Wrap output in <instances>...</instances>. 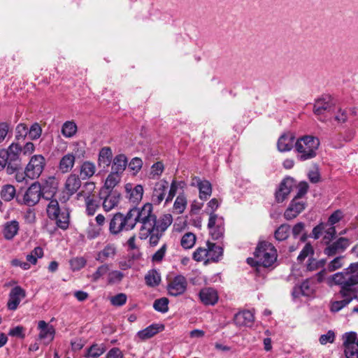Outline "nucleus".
<instances>
[{
  "label": "nucleus",
  "mask_w": 358,
  "mask_h": 358,
  "mask_svg": "<svg viewBox=\"0 0 358 358\" xmlns=\"http://www.w3.org/2000/svg\"><path fill=\"white\" fill-rule=\"evenodd\" d=\"M77 125L73 121H66L62 127V134L66 138L73 137L77 132Z\"/></svg>",
  "instance_id": "obj_37"
},
{
  "label": "nucleus",
  "mask_w": 358,
  "mask_h": 358,
  "mask_svg": "<svg viewBox=\"0 0 358 358\" xmlns=\"http://www.w3.org/2000/svg\"><path fill=\"white\" fill-rule=\"evenodd\" d=\"M255 321L254 314L248 310L240 311L234 317V324L239 327H251Z\"/></svg>",
  "instance_id": "obj_17"
},
{
  "label": "nucleus",
  "mask_w": 358,
  "mask_h": 358,
  "mask_svg": "<svg viewBox=\"0 0 358 358\" xmlns=\"http://www.w3.org/2000/svg\"><path fill=\"white\" fill-rule=\"evenodd\" d=\"M83 189L78 194V196H83L85 199L87 196H91V194L95 189V183L93 182H87L83 185Z\"/></svg>",
  "instance_id": "obj_52"
},
{
  "label": "nucleus",
  "mask_w": 358,
  "mask_h": 358,
  "mask_svg": "<svg viewBox=\"0 0 358 358\" xmlns=\"http://www.w3.org/2000/svg\"><path fill=\"white\" fill-rule=\"evenodd\" d=\"M105 352L103 345L94 344L87 350V357L97 358Z\"/></svg>",
  "instance_id": "obj_42"
},
{
  "label": "nucleus",
  "mask_w": 358,
  "mask_h": 358,
  "mask_svg": "<svg viewBox=\"0 0 358 358\" xmlns=\"http://www.w3.org/2000/svg\"><path fill=\"white\" fill-rule=\"evenodd\" d=\"M121 194L117 190L114 192H105L102 194L103 208L105 211L108 212L113 209L120 202Z\"/></svg>",
  "instance_id": "obj_16"
},
{
  "label": "nucleus",
  "mask_w": 358,
  "mask_h": 358,
  "mask_svg": "<svg viewBox=\"0 0 358 358\" xmlns=\"http://www.w3.org/2000/svg\"><path fill=\"white\" fill-rule=\"evenodd\" d=\"M128 164L127 158L124 154L117 155L113 159L112 172L122 175Z\"/></svg>",
  "instance_id": "obj_27"
},
{
  "label": "nucleus",
  "mask_w": 358,
  "mask_h": 358,
  "mask_svg": "<svg viewBox=\"0 0 358 358\" xmlns=\"http://www.w3.org/2000/svg\"><path fill=\"white\" fill-rule=\"evenodd\" d=\"M124 274L119 271H113L109 273L108 281L110 283H118L122 281Z\"/></svg>",
  "instance_id": "obj_61"
},
{
  "label": "nucleus",
  "mask_w": 358,
  "mask_h": 358,
  "mask_svg": "<svg viewBox=\"0 0 358 358\" xmlns=\"http://www.w3.org/2000/svg\"><path fill=\"white\" fill-rule=\"evenodd\" d=\"M344 352L346 358H358V348L357 346L345 347Z\"/></svg>",
  "instance_id": "obj_64"
},
{
  "label": "nucleus",
  "mask_w": 358,
  "mask_h": 358,
  "mask_svg": "<svg viewBox=\"0 0 358 358\" xmlns=\"http://www.w3.org/2000/svg\"><path fill=\"white\" fill-rule=\"evenodd\" d=\"M127 166L130 170L134 171L136 173L141 169L143 161L139 157H134L130 161Z\"/></svg>",
  "instance_id": "obj_57"
},
{
  "label": "nucleus",
  "mask_w": 358,
  "mask_h": 358,
  "mask_svg": "<svg viewBox=\"0 0 358 358\" xmlns=\"http://www.w3.org/2000/svg\"><path fill=\"white\" fill-rule=\"evenodd\" d=\"M201 301L206 306H214L218 301L217 292L212 287H204L199 294Z\"/></svg>",
  "instance_id": "obj_19"
},
{
  "label": "nucleus",
  "mask_w": 358,
  "mask_h": 358,
  "mask_svg": "<svg viewBox=\"0 0 358 358\" xmlns=\"http://www.w3.org/2000/svg\"><path fill=\"white\" fill-rule=\"evenodd\" d=\"M116 254V248L113 244H108L98 253L96 259L101 262L108 258H113Z\"/></svg>",
  "instance_id": "obj_35"
},
{
  "label": "nucleus",
  "mask_w": 358,
  "mask_h": 358,
  "mask_svg": "<svg viewBox=\"0 0 358 358\" xmlns=\"http://www.w3.org/2000/svg\"><path fill=\"white\" fill-rule=\"evenodd\" d=\"M256 265L264 267L271 266L277 259V250L272 243L260 242L254 252Z\"/></svg>",
  "instance_id": "obj_5"
},
{
  "label": "nucleus",
  "mask_w": 358,
  "mask_h": 358,
  "mask_svg": "<svg viewBox=\"0 0 358 358\" xmlns=\"http://www.w3.org/2000/svg\"><path fill=\"white\" fill-rule=\"evenodd\" d=\"M42 129L39 124L34 123L28 129V136L31 140L38 138L41 135Z\"/></svg>",
  "instance_id": "obj_49"
},
{
  "label": "nucleus",
  "mask_w": 358,
  "mask_h": 358,
  "mask_svg": "<svg viewBox=\"0 0 358 358\" xmlns=\"http://www.w3.org/2000/svg\"><path fill=\"white\" fill-rule=\"evenodd\" d=\"M26 296L24 289L20 286L14 287L9 294V300L8 301V308L14 310L17 309L21 299Z\"/></svg>",
  "instance_id": "obj_20"
},
{
  "label": "nucleus",
  "mask_w": 358,
  "mask_h": 358,
  "mask_svg": "<svg viewBox=\"0 0 358 358\" xmlns=\"http://www.w3.org/2000/svg\"><path fill=\"white\" fill-rule=\"evenodd\" d=\"M109 271L108 264H103L98 267L96 271L92 275L91 278L93 282H96L101 277L106 275Z\"/></svg>",
  "instance_id": "obj_54"
},
{
  "label": "nucleus",
  "mask_w": 358,
  "mask_h": 358,
  "mask_svg": "<svg viewBox=\"0 0 358 358\" xmlns=\"http://www.w3.org/2000/svg\"><path fill=\"white\" fill-rule=\"evenodd\" d=\"M127 296L124 293L117 294L110 299L111 304L114 306H122L126 303Z\"/></svg>",
  "instance_id": "obj_50"
},
{
  "label": "nucleus",
  "mask_w": 358,
  "mask_h": 358,
  "mask_svg": "<svg viewBox=\"0 0 358 358\" xmlns=\"http://www.w3.org/2000/svg\"><path fill=\"white\" fill-rule=\"evenodd\" d=\"M343 259L344 256H338L335 257L329 263L327 266L328 271L329 272H333L338 268H341L343 265Z\"/></svg>",
  "instance_id": "obj_48"
},
{
  "label": "nucleus",
  "mask_w": 358,
  "mask_h": 358,
  "mask_svg": "<svg viewBox=\"0 0 358 358\" xmlns=\"http://www.w3.org/2000/svg\"><path fill=\"white\" fill-rule=\"evenodd\" d=\"M76 173H71L66 178L64 187L68 194L73 195L81 186V180Z\"/></svg>",
  "instance_id": "obj_26"
},
{
  "label": "nucleus",
  "mask_w": 358,
  "mask_h": 358,
  "mask_svg": "<svg viewBox=\"0 0 358 358\" xmlns=\"http://www.w3.org/2000/svg\"><path fill=\"white\" fill-rule=\"evenodd\" d=\"M86 204V211L88 215H94L99 207V203L93 197L87 196L85 199Z\"/></svg>",
  "instance_id": "obj_41"
},
{
  "label": "nucleus",
  "mask_w": 358,
  "mask_h": 358,
  "mask_svg": "<svg viewBox=\"0 0 358 358\" xmlns=\"http://www.w3.org/2000/svg\"><path fill=\"white\" fill-rule=\"evenodd\" d=\"M196 242V236L191 232H187L181 238L180 244L185 249L192 248Z\"/></svg>",
  "instance_id": "obj_40"
},
{
  "label": "nucleus",
  "mask_w": 358,
  "mask_h": 358,
  "mask_svg": "<svg viewBox=\"0 0 358 358\" xmlns=\"http://www.w3.org/2000/svg\"><path fill=\"white\" fill-rule=\"evenodd\" d=\"M96 166L94 162L85 161L80 166V175L82 180L92 178L96 172Z\"/></svg>",
  "instance_id": "obj_31"
},
{
  "label": "nucleus",
  "mask_w": 358,
  "mask_h": 358,
  "mask_svg": "<svg viewBox=\"0 0 358 358\" xmlns=\"http://www.w3.org/2000/svg\"><path fill=\"white\" fill-rule=\"evenodd\" d=\"M172 222L173 217L171 214L163 215L159 220L156 219L154 231L162 232L163 234L171 224Z\"/></svg>",
  "instance_id": "obj_32"
},
{
  "label": "nucleus",
  "mask_w": 358,
  "mask_h": 358,
  "mask_svg": "<svg viewBox=\"0 0 358 358\" xmlns=\"http://www.w3.org/2000/svg\"><path fill=\"white\" fill-rule=\"evenodd\" d=\"M331 279H336L338 282L358 289V262L350 264L343 271L331 275Z\"/></svg>",
  "instance_id": "obj_9"
},
{
  "label": "nucleus",
  "mask_w": 358,
  "mask_h": 358,
  "mask_svg": "<svg viewBox=\"0 0 358 358\" xmlns=\"http://www.w3.org/2000/svg\"><path fill=\"white\" fill-rule=\"evenodd\" d=\"M306 208V203L294 198L284 213V217L287 220H291L297 217Z\"/></svg>",
  "instance_id": "obj_14"
},
{
  "label": "nucleus",
  "mask_w": 358,
  "mask_h": 358,
  "mask_svg": "<svg viewBox=\"0 0 358 358\" xmlns=\"http://www.w3.org/2000/svg\"><path fill=\"white\" fill-rule=\"evenodd\" d=\"M335 106V101L331 96H326L318 99L313 106V112L315 115H320L324 111H331Z\"/></svg>",
  "instance_id": "obj_15"
},
{
  "label": "nucleus",
  "mask_w": 358,
  "mask_h": 358,
  "mask_svg": "<svg viewBox=\"0 0 358 358\" xmlns=\"http://www.w3.org/2000/svg\"><path fill=\"white\" fill-rule=\"evenodd\" d=\"M38 329L40 331L38 338L41 340L48 339L49 342L53 341L55 335V329L52 325H50L43 320L38 323Z\"/></svg>",
  "instance_id": "obj_22"
},
{
  "label": "nucleus",
  "mask_w": 358,
  "mask_h": 358,
  "mask_svg": "<svg viewBox=\"0 0 358 358\" xmlns=\"http://www.w3.org/2000/svg\"><path fill=\"white\" fill-rule=\"evenodd\" d=\"M134 228L129 211L126 215L120 212L116 213L109 223V231L113 235H117L122 231L132 230Z\"/></svg>",
  "instance_id": "obj_8"
},
{
  "label": "nucleus",
  "mask_w": 358,
  "mask_h": 358,
  "mask_svg": "<svg viewBox=\"0 0 358 358\" xmlns=\"http://www.w3.org/2000/svg\"><path fill=\"white\" fill-rule=\"evenodd\" d=\"M324 233L323 237L324 244L329 243L336 238V230L334 226L325 222H321L315 226L312 231L311 236L317 240Z\"/></svg>",
  "instance_id": "obj_11"
},
{
  "label": "nucleus",
  "mask_w": 358,
  "mask_h": 358,
  "mask_svg": "<svg viewBox=\"0 0 358 358\" xmlns=\"http://www.w3.org/2000/svg\"><path fill=\"white\" fill-rule=\"evenodd\" d=\"M337 281L336 279L329 278L330 285H335L340 286L339 294L343 298L341 301H335L331 304V310L332 312H338L343 308L348 306L353 299L358 300V289L348 285V284Z\"/></svg>",
  "instance_id": "obj_3"
},
{
  "label": "nucleus",
  "mask_w": 358,
  "mask_h": 358,
  "mask_svg": "<svg viewBox=\"0 0 358 358\" xmlns=\"http://www.w3.org/2000/svg\"><path fill=\"white\" fill-rule=\"evenodd\" d=\"M335 339V334L333 331L329 330L326 334L321 335L320 337V343L322 345H326L328 343H332Z\"/></svg>",
  "instance_id": "obj_58"
},
{
  "label": "nucleus",
  "mask_w": 358,
  "mask_h": 358,
  "mask_svg": "<svg viewBox=\"0 0 358 358\" xmlns=\"http://www.w3.org/2000/svg\"><path fill=\"white\" fill-rule=\"evenodd\" d=\"M197 185L199 189V197L202 200H206L212 193V186L208 180H197Z\"/></svg>",
  "instance_id": "obj_34"
},
{
  "label": "nucleus",
  "mask_w": 358,
  "mask_h": 358,
  "mask_svg": "<svg viewBox=\"0 0 358 358\" xmlns=\"http://www.w3.org/2000/svg\"><path fill=\"white\" fill-rule=\"evenodd\" d=\"M314 250L310 243H306L299 255L297 259L299 262L303 261L308 255H313Z\"/></svg>",
  "instance_id": "obj_56"
},
{
  "label": "nucleus",
  "mask_w": 358,
  "mask_h": 358,
  "mask_svg": "<svg viewBox=\"0 0 358 358\" xmlns=\"http://www.w3.org/2000/svg\"><path fill=\"white\" fill-rule=\"evenodd\" d=\"M206 245L209 251L208 258L207 259L206 262L209 260L217 262L219 258L223 254V248L221 246L217 245L215 243H210L209 241L206 243Z\"/></svg>",
  "instance_id": "obj_33"
},
{
  "label": "nucleus",
  "mask_w": 358,
  "mask_h": 358,
  "mask_svg": "<svg viewBox=\"0 0 358 358\" xmlns=\"http://www.w3.org/2000/svg\"><path fill=\"white\" fill-rule=\"evenodd\" d=\"M145 280L148 286L156 287L160 283L161 277L157 271L151 270L145 276Z\"/></svg>",
  "instance_id": "obj_38"
},
{
  "label": "nucleus",
  "mask_w": 358,
  "mask_h": 358,
  "mask_svg": "<svg viewBox=\"0 0 358 358\" xmlns=\"http://www.w3.org/2000/svg\"><path fill=\"white\" fill-rule=\"evenodd\" d=\"M122 176L114 172H110L107 176L104 185L99 192V198L102 199V194L106 192H114L113 188L120 182Z\"/></svg>",
  "instance_id": "obj_24"
},
{
  "label": "nucleus",
  "mask_w": 358,
  "mask_h": 358,
  "mask_svg": "<svg viewBox=\"0 0 358 358\" xmlns=\"http://www.w3.org/2000/svg\"><path fill=\"white\" fill-rule=\"evenodd\" d=\"M112 159L113 152L111 148L110 147H103L99 152L97 161L98 165L99 166L103 165V168L108 167L110 164Z\"/></svg>",
  "instance_id": "obj_30"
},
{
  "label": "nucleus",
  "mask_w": 358,
  "mask_h": 358,
  "mask_svg": "<svg viewBox=\"0 0 358 358\" xmlns=\"http://www.w3.org/2000/svg\"><path fill=\"white\" fill-rule=\"evenodd\" d=\"M143 194V187L141 185H137L131 191L129 199L130 200L135 203L141 200Z\"/></svg>",
  "instance_id": "obj_45"
},
{
  "label": "nucleus",
  "mask_w": 358,
  "mask_h": 358,
  "mask_svg": "<svg viewBox=\"0 0 358 358\" xmlns=\"http://www.w3.org/2000/svg\"><path fill=\"white\" fill-rule=\"evenodd\" d=\"M290 226L287 224H281L274 233L275 238L278 241L286 240L289 235Z\"/></svg>",
  "instance_id": "obj_39"
},
{
  "label": "nucleus",
  "mask_w": 358,
  "mask_h": 358,
  "mask_svg": "<svg viewBox=\"0 0 358 358\" xmlns=\"http://www.w3.org/2000/svg\"><path fill=\"white\" fill-rule=\"evenodd\" d=\"M343 345L344 347L348 346H356V341H357V334L354 331L346 333L344 336Z\"/></svg>",
  "instance_id": "obj_53"
},
{
  "label": "nucleus",
  "mask_w": 358,
  "mask_h": 358,
  "mask_svg": "<svg viewBox=\"0 0 358 358\" xmlns=\"http://www.w3.org/2000/svg\"><path fill=\"white\" fill-rule=\"evenodd\" d=\"M164 329V325L162 324H152L145 329L138 332V336L142 340L152 338L157 333Z\"/></svg>",
  "instance_id": "obj_28"
},
{
  "label": "nucleus",
  "mask_w": 358,
  "mask_h": 358,
  "mask_svg": "<svg viewBox=\"0 0 358 358\" xmlns=\"http://www.w3.org/2000/svg\"><path fill=\"white\" fill-rule=\"evenodd\" d=\"M167 246L166 244H164L160 249H159L153 255L152 257V260L154 262H160L166 252Z\"/></svg>",
  "instance_id": "obj_59"
},
{
  "label": "nucleus",
  "mask_w": 358,
  "mask_h": 358,
  "mask_svg": "<svg viewBox=\"0 0 358 358\" xmlns=\"http://www.w3.org/2000/svg\"><path fill=\"white\" fill-rule=\"evenodd\" d=\"M19 229V222L16 220L6 222L3 230V237L6 240H12L17 234Z\"/></svg>",
  "instance_id": "obj_29"
},
{
  "label": "nucleus",
  "mask_w": 358,
  "mask_h": 358,
  "mask_svg": "<svg viewBox=\"0 0 358 358\" xmlns=\"http://www.w3.org/2000/svg\"><path fill=\"white\" fill-rule=\"evenodd\" d=\"M152 204L145 203L142 208H133L129 210L134 227L138 222L142 224L141 231L145 230L148 234L154 231L156 215L152 213Z\"/></svg>",
  "instance_id": "obj_2"
},
{
  "label": "nucleus",
  "mask_w": 358,
  "mask_h": 358,
  "mask_svg": "<svg viewBox=\"0 0 358 358\" xmlns=\"http://www.w3.org/2000/svg\"><path fill=\"white\" fill-rule=\"evenodd\" d=\"M187 287L186 278L182 275H178L168 284L167 290L169 295L178 296L185 293Z\"/></svg>",
  "instance_id": "obj_13"
},
{
  "label": "nucleus",
  "mask_w": 358,
  "mask_h": 358,
  "mask_svg": "<svg viewBox=\"0 0 358 358\" xmlns=\"http://www.w3.org/2000/svg\"><path fill=\"white\" fill-rule=\"evenodd\" d=\"M169 182L166 180H160L155 183L152 194V202L155 205H159L164 199Z\"/></svg>",
  "instance_id": "obj_21"
},
{
  "label": "nucleus",
  "mask_w": 358,
  "mask_h": 358,
  "mask_svg": "<svg viewBox=\"0 0 358 358\" xmlns=\"http://www.w3.org/2000/svg\"><path fill=\"white\" fill-rule=\"evenodd\" d=\"M343 217V213L340 210L334 212L329 217L327 224L334 225L338 222Z\"/></svg>",
  "instance_id": "obj_62"
},
{
  "label": "nucleus",
  "mask_w": 358,
  "mask_h": 358,
  "mask_svg": "<svg viewBox=\"0 0 358 358\" xmlns=\"http://www.w3.org/2000/svg\"><path fill=\"white\" fill-rule=\"evenodd\" d=\"M46 187H41L38 182L32 183L25 191L22 199L20 198V194L16 196V200L19 203L24 204L27 206H34L38 203L41 197L48 200L50 197L46 195Z\"/></svg>",
  "instance_id": "obj_7"
},
{
  "label": "nucleus",
  "mask_w": 358,
  "mask_h": 358,
  "mask_svg": "<svg viewBox=\"0 0 358 358\" xmlns=\"http://www.w3.org/2000/svg\"><path fill=\"white\" fill-rule=\"evenodd\" d=\"M310 262L307 266V268L309 271H314L320 267H323L326 264L325 259H320V261H316L315 259H310Z\"/></svg>",
  "instance_id": "obj_60"
},
{
  "label": "nucleus",
  "mask_w": 358,
  "mask_h": 358,
  "mask_svg": "<svg viewBox=\"0 0 358 358\" xmlns=\"http://www.w3.org/2000/svg\"><path fill=\"white\" fill-rule=\"evenodd\" d=\"M15 133V140L19 143L20 141H23L28 135V127L26 124L20 123L16 127Z\"/></svg>",
  "instance_id": "obj_46"
},
{
  "label": "nucleus",
  "mask_w": 358,
  "mask_h": 358,
  "mask_svg": "<svg viewBox=\"0 0 358 358\" xmlns=\"http://www.w3.org/2000/svg\"><path fill=\"white\" fill-rule=\"evenodd\" d=\"M293 186V179L291 178H285L280 184L276 190L275 196L278 203L282 202L289 194Z\"/></svg>",
  "instance_id": "obj_18"
},
{
  "label": "nucleus",
  "mask_w": 358,
  "mask_h": 358,
  "mask_svg": "<svg viewBox=\"0 0 358 358\" xmlns=\"http://www.w3.org/2000/svg\"><path fill=\"white\" fill-rule=\"evenodd\" d=\"M187 206V199L183 194H179L173 204V208L178 212L182 213L185 210Z\"/></svg>",
  "instance_id": "obj_44"
},
{
  "label": "nucleus",
  "mask_w": 358,
  "mask_h": 358,
  "mask_svg": "<svg viewBox=\"0 0 358 358\" xmlns=\"http://www.w3.org/2000/svg\"><path fill=\"white\" fill-rule=\"evenodd\" d=\"M169 299L165 297H162L156 299L153 303V308L158 312L166 313L169 310Z\"/></svg>",
  "instance_id": "obj_43"
},
{
  "label": "nucleus",
  "mask_w": 358,
  "mask_h": 358,
  "mask_svg": "<svg viewBox=\"0 0 358 358\" xmlns=\"http://www.w3.org/2000/svg\"><path fill=\"white\" fill-rule=\"evenodd\" d=\"M295 136L292 133H285L280 136L277 143L278 150L282 152H287L292 149Z\"/></svg>",
  "instance_id": "obj_23"
},
{
  "label": "nucleus",
  "mask_w": 358,
  "mask_h": 358,
  "mask_svg": "<svg viewBox=\"0 0 358 358\" xmlns=\"http://www.w3.org/2000/svg\"><path fill=\"white\" fill-rule=\"evenodd\" d=\"M45 165V159L41 155L31 157L24 169L26 177L30 179L38 178L42 173Z\"/></svg>",
  "instance_id": "obj_10"
},
{
  "label": "nucleus",
  "mask_w": 358,
  "mask_h": 358,
  "mask_svg": "<svg viewBox=\"0 0 358 358\" xmlns=\"http://www.w3.org/2000/svg\"><path fill=\"white\" fill-rule=\"evenodd\" d=\"M208 248H198L193 253L192 257L196 262H201L206 257L208 258Z\"/></svg>",
  "instance_id": "obj_51"
},
{
  "label": "nucleus",
  "mask_w": 358,
  "mask_h": 358,
  "mask_svg": "<svg viewBox=\"0 0 358 358\" xmlns=\"http://www.w3.org/2000/svg\"><path fill=\"white\" fill-rule=\"evenodd\" d=\"M75 163V156L68 152L61 157L57 166L58 170L62 173H69L73 169Z\"/></svg>",
  "instance_id": "obj_25"
},
{
  "label": "nucleus",
  "mask_w": 358,
  "mask_h": 358,
  "mask_svg": "<svg viewBox=\"0 0 358 358\" xmlns=\"http://www.w3.org/2000/svg\"><path fill=\"white\" fill-rule=\"evenodd\" d=\"M350 241L345 237H340L335 241L325 244L324 254L328 257H334L338 253H342L349 247Z\"/></svg>",
  "instance_id": "obj_12"
},
{
  "label": "nucleus",
  "mask_w": 358,
  "mask_h": 358,
  "mask_svg": "<svg viewBox=\"0 0 358 358\" xmlns=\"http://www.w3.org/2000/svg\"><path fill=\"white\" fill-rule=\"evenodd\" d=\"M86 264V260L83 257H75L70 260L71 268L73 271H78Z\"/></svg>",
  "instance_id": "obj_55"
},
{
  "label": "nucleus",
  "mask_w": 358,
  "mask_h": 358,
  "mask_svg": "<svg viewBox=\"0 0 358 358\" xmlns=\"http://www.w3.org/2000/svg\"><path fill=\"white\" fill-rule=\"evenodd\" d=\"M320 143L319 138L312 136H304L299 138L295 143L296 150L299 153L298 159L305 161L314 158Z\"/></svg>",
  "instance_id": "obj_4"
},
{
  "label": "nucleus",
  "mask_w": 358,
  "mask_h": 358,
  "mask_svg": "<svg viewBox=\"0 0 358 358\" xmlns=\"http://www.w3.org/2000/svg\"><path fill=\"white\" fill-rule=\"evenodd\" d=\"M22 146L19 143H11L7 149L0 150V171L6 166V172L11 175L22 170L20 154Z\"/></svg>",
  "instance_id": "obj_1"
},
{
  "label": "nucleus",
  "mask_w": 358,
  "mask_h": 358,
  "mask_svg": "<svg viewBox=\"0 0 358 358\" xmlns=\"http://www.w3.org/2000/svg\"><path fill=\"white\" fill-rule=\"evenodd\" d=\"M303 296H310L313 289L310 287V282L308 279L305 280L300 285Z\"/></svg>",
  "instance_id": "obj_63"
},
{
  "label": "nucleus",
  "mask_w": 358,
  "mask_h": 358,
  "mask_svg": "<svg viewBox=\"0 0 358 358\" xmlns=\"http://www.w3.org/2000/svg\"><path fill=\"white\" fill-rule=\"evenodd\" d=\"M0 195L5 201H10L14 199L16 195L15 188L12 185H5L1 187Z\"/></svg>",
  "instance_id": "obj_36"
},
{
  "label": "nucleus",
  "mask_w": 358,
  "mask_h": 358,
  "mask_svg": "<svg viewBox=\"0 0 358 358\" xmlns=\"http://www.w3.org/2000/svg\"><path fill=\"white\" fill-rule=\"evenodd\" d=\"M73 149L70 154H73L75 156V159H83L85 157L86 150L85 147L82 145L80 143L76 142L73 144Z\"/></svg>",
  "instance_id": "obj_47"
},
{
  "label": "nucleus",
  "mask_w": 358,
  "mask_h": 358,
  "mask_svg": "<svg viewBox=\"0 0 358 358\" xmlns=\"http://www.w3.org/2000/svg\"><path fill=\"white\" fill-rule=\"evenodd\" d=\"M48 217L56 222L57 226L66 230L69 226V210L66 207H60L56 199H51L47 206Z\"/></svg>",
  "instance_id": "obj_6"
}]
</instances>
